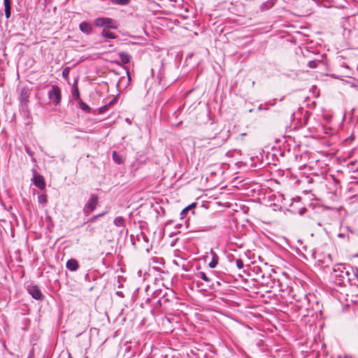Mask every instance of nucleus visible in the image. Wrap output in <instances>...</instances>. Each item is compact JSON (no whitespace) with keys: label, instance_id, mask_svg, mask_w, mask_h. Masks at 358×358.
I'll return each instance as SVG.
<instances>
[{"label":"nucleus","instance_id":"obj_1","mask_svg":"<svg viewBox=\"0 0 358 358\" xmlns=\"http://www.w3.org/2000/svg\"><path fill=\"white\" fill-rule=\"evenodd\" d=\"M352 272H353V267L350 265L336 264L333 267L331 278L336 285L345 287L352 282Z\"/></svg>","mask_w":358,"mask_h":358},{"label":"nucleus","instance_id":"obj_2","mask_svg":"<svg viewBox=\"0 0 358 358\" xmlns=\"http://www.w3.org/2000/svg\"><path fill=\"white\" fill-rule=\"evenodd\" d=\"M31 92L29 89L24 87L22 89L20 99V107L23 115L28 116L29 115V103Z\"/></svg>","mask_w":358,"mask_h":358},{"label":"nucleus","instance_id":"obj_3","mask_svg":"<svg viewBox=\"0 0 358 358\" xmlns=\"http://www.w3.org/2000/svg\"><path fill=\"white\" fill-rule=\"evenodd\" d=\"M93 23L96 27L103 29H117L118 28L116 20L106 17H97L94 20Z\"/></svg>","mask_w":358,"mask_h":358},{"label":"nucleus","instance_id":"obj_4","mask_svg":"<svg viewBox=\"0 0 358 358\" xmlns=\"http://www.w3.org/2000/svg\"><path fill=\"white\" fill-rule=\"evenodd\" d=\"M211 277L214 278V280L209 282L210 285L208 287L210 289L215 291L219 290V288L222 287V285L227 282L226 280L227 275L225 273L217 274L215 272H212Z\"/></svg>","mask_w":358,"mask_h":358},{"label":"nucleus","instance_id":"obj_5","mask_svg":"<svg viewBox=\"0 0 358 358\" xmlns=\"http://www.w3.org/2000/svg\"><path fill=\"white\" fill-rule=\"evenodd\" d=\"M48 98L52 102L54 106H58L61 103L62 92L60 88L54 85L48 92Z\"/></svg>","mask_w":358,"mask_h":358},{"label":"nucleus","instance_id":"obj_6","mask_svg":"<svg viewBox=\"0 0 358 358\" xmlns=\"http://www.w3.org/2000/svg\"><path fill=\"white\" fill-rule=\"evenodd\" d=\"M99 197L96 194H92L90 196L88 201L85 204L83 211L85 215H89L92 212H93L98 204Z\"/></svg>","mask_w":358,"mask_h":358},{"label":"nucleus","instance_id":"obj_7","mask_svg":"<svg viewBox=\"0 0 358 358\" xmlns=\"http://www.w3.org/2000/svg\"><path fill=\"white\" fill-rule=\"evenodd\" d=\"M27 290L29 294H31L34 299L38 301H42L43 299L44 296L43 295L38 285H29L27 287Z\"/></svg>","mask_w":358,"mask_h":358},{"label":"nucleus","instance_id":"obj_8","mask_svg":"<svg viewBox=\"0 0 358 358\" xmlns=\"http://www.w3.org/2000/svg\"><path fill=\"white\" fill-rule=\"evenodd\" d=\"M34 176H33V183L34 185L39 188L40 189H43L45 187V182L43 177L38 173L35 170H33Z\"/></svg>","mask_w":358,"mask_h":358},{"label":"nucleus","instance_id":"obj_9","mask_svg":"<svg viewBox=\"0 0 358 358\" xmlns=\"http://www.w3.org/2000/svg\"><path fill=\"white\" fill-rule=\"evenodd\" d=\"M321 2V4L323 5L324 7L327 8H331V7H336V8H341L343 7V3L344 0H320Z\"/></svg>","mask_w":358,"mask_h":358},{"label":"nucleus","instance_id":"obj_10","mask_svg":"<svg viewBox=\"0 0 358 358\" xmlns=\"http://www.w3.org/2000/svg\"><path fill=\"white\" fill-rule=\"evenodd\" d=\"M80 30L85 34L90 35L93 32V27L92 24L88 22H82L79 24Z\"/></svg>","mask_w":358,"mask_h":358},{"label":"nucleus","instance_id":"obj_11","mask_svg":"<svg viewBox=\"0 0 358 358\" xmlns=\"http://www.w3.org/2000/svg\"><path fill=\"white\" fill-rule=\"evenodd\" d=\"M332 262V257L330 254H327L323 256L322 259H319L317 260L318 266L326 268L329 267L330 264Z\"/></svg>","mask_w":358,"mask_h":358},{"label":"nucleus","instance_id":"obj_12","mask_svg":"<svg viewBox=\"0 0 358 358\" xmlns=\"http://www.w3.org/2000/svg\"><path fill=\"white\" fill-rule=\"evenodd\" d=\"M118 55H119V57H120L121 61L120 62L115 61L114 62L115 64H116L119 66H122V64H127L130 62L131 56L128 53H126L124 52H119Z\"/></svg>","mask_w":358,"mask_h":358},{"label":"nucleus","instance_id":"obj_13","mask_svg":"<svg viewBox=\"0 0 358 358\" xmlns=\"http://www.w3.org/2000/svg\"><path fill=\"white\" fill-rule=\"evenodd\" d=\"M78 79H75L71 90L72 97L74 100L78 101L80 99V91L78 86Z\"/></svg>","mask_w":358,"mask_h":358},{"label":"nucleus","instance_id":"obj_14","mask_svg":"<svg viewBox=\"0 0 358 358\" xmlns=\"http://www.w3.org/2000/svg\"><path fill=\"white\" fill-rule=\"evenodd\" d=\"M66 267L70 271H76L79 268L78 262L76 259H70L66 262Z\"/></svg>","mask_w":358,"mask_h":358},{"label":"nucleus","instance_id":"obj_15","mask_svg":"<svg viewBox=\"0 0 358 358\" xmlns=\"http://www.w3.org/2000/svg\"><path fill=\"white\" fill-rule=\"evenodd\" d=\"M276 1L277 0H268L262 3L260 6V10L264 12L272 8L275 5Z\"/></svg>","mask_w":358,"mask_h":358},{"label":"nucleus","instance_id":"obj_16","mask_svg":"<svg viewBox=\"0 0 358 358\" xmlns=\"http://www.w3.org/2000/svg\"><path fill=\"white\" fill-rule=\"evenodd\" d=\"M100 36L109 39H116L117 38V35L110 31L108 29H103L100 34Z\"/></svg>","mask_w":358,"mask_h":358},{"label":"nucleus","instance_id":"obj_17","mask_svg":"<svg viewBox=\"0 0 358 358\" xmlns=\"http://www.w3.org/2000/svg\"><path fill=\"white\" fill-rule=\"evenodd\" d=\"M3 4L5 16L7 19H8L11 15L12 0H3Z\"/></svg>","mask_w":358,"mask_h":358},{"label":"nucleus","instance_id":"obj_18","mask_svg":"<svg viewBox=\"0 0 358 358\" xmlns=\"http://www.w3.org/2000/svg\"><path fill=\"white\" fill-rule=\"evenodd\" d=\"M210 254L212 255V259L209 262L208 266L211 268H214L218 264L219 257L218 255L213 250H211Z\"/></svg>","mask_w":358,"mask_h":358},{"label":"nucleus","instance_id":"obj_19","mask_svg":"<svg viewBox=\"0 0 358 358\" xmlns=\"http://www.w3.org/2000/svg\"><path fill=\"white\" fill-rule=\"evenodd\" d=\"M196 206V203H192L191 204H189V206L185 207L184 209H182L180 214V219L181 220L184 219L187 213H188V211H189L190 210H192Z\"/></svg>","mask_w":358,"mask_h":358},{"label":"nucleus","instance_id":"obj_20","mask_svg":"<svg viewBox=\"0 0 358 358\" xmlns=\"http://www.w3.org/2000/svg\"><path fill=\"white\" fill-rule=\"evenodd\" d=\"M196 276L202 280H203L204 281H206V282H211L212 280H214V278H213L211 277V275H206V273L203 272V271H199L196 273Z\"/></svg>","mask_w":358,"mask_h":358},{"label":"nucleus","instance_id":"obj_21","mask_svg":"<svg viewBox=\"0 0 358 358\" xmlns=\"http://www.w3.org/2000/svg\"><path fill=\"white\" fill-rule=\"evenodd\" d=\"M352 282H350V285L358 286V268L353 267V272L351 273Z\"/></svg>","mask_w":358,"mask_h":358},{"label":"nucleus","instance_id":"obj_22","mask_svg":"<svg viewBox=\"0 0 358 358\" xmlns=\"http://www.w3.org/2000/svg\"><path fill=\"white\" fill-rule=\"evenodd\" d=\"M78 101L79 107L83 111L87 113L91 112V108L86 103L83 101L81 99L78 100Z\"/></svg>","mask_w":358,"mask_h":358},{"label":"nucleus","instance_id":"obj_23","mask_svg":"<svg viewBox=\"0 0 358 358\" xmlns=\"http://www.w3.org/2000/svg\"><path fill=\"white\" fill-rule=\"evenodd\" d=\"M113 159L117 164H122L124 162L122 157L119 155L116 151L113 152Z\"/></svg>","mask_w":358,"mask_h":358},{"label":"nucleus","instance_id":"obj_24","mask_svg":"<svg viewBox=\"0 0 358 358\" xmlns=\"http://www.w3.org/2000/svg\"><path fill=\"white\" fill-rule=\"evenodd\" d=\"M113 223L117 227H124L125 225V220L123 217L118 216L115 218Z\"/></svg>","mask_w":358,"mask_h":358},{"label":"nucleus","instance_id":"obj_25","mask_svg":"<svg viewBox=\"0 0 358 358\" xmlns=\"http://www.w3.org/2000/svg\"><path fill=\"white\" fill-rule=\"evenodd\" d=\"M233 261L235 262L236 266L238 269H241L244 266L243 261L241 259H233L232 260H230L231 262Z\"/></svg>","mask_w":358,"mask_h":358},{"label":"nucleus","instance_id":"obj_26","mask_svg":"<svg viewBox=\"0 0 358 358\" xmlns=\"http://www.w3.org/2000/svg\"><path fill=\"white\" fill-rule=\"evenodd\" d=\"M111 1L117 5L126 6L130 2V0H111Z\"/></svg>","mask_w":358,"mask_h":358},{"label":"nucleus","instance_id":"obj_27","mask_svg":"<svg viewBox=\"0 0 358 358\" xmlns=\"http://www.w3.org/2000/svg\"><path fill=\"white\" fill-rule=\"evenodd\" d=\"M38 201L41 204H45L47 203V197L45 194H40L38 196Z\"/></svg>","mask_w":358,"mask_h":358},{"label":"nucleus","instance_id":"obj_28","mask_svg":"<svg viewBox=\"0 0 358 358\" xmlns=\"http://www.w3.org/2000/svg\"><path fill=\"white\" fill-rule=\"evenodd\" d=\"M69 73H70V68L69 67L64 68L62 71V77L64 79L67 80L69 78Z\"/></svg>","mask_w":358,"mask_h":358},{"label":"nucleus","instance_id":"obj_29","mask_svg":"<svg viewBox=\"0 0 358 358\" xmlns=\"http://www.w3.org/2000/svg\"><path fill=\"white\" fill-rule=\"evenodd\" d=\"M318 63H319V61H317V60H315V59L310 60L308 62V67H310L311 69H314L317 66Z\"/></svg>","mask_w":358,"mask_h":358},{"label":"nucleus","instance_id":"obj_30","mask_svg":"<svg viewBox=\"0 0 358 358\" xmlns=\"http://www.w3.org/2000/svg\"><path fill=\"white\" fill-rule=\"evenodd\" d=\"M270 277V275L268 274V275H266V274L262 272V273L260 275V278L262 279V283L264 284V283H268L266 280L267 278H268Z\"/></svg>","mask_w":358,"mask_h":358},{"label":"nucleus","instance_id":"obj_31","mask_svg":"<svg viewBox=\"0 0 358 358\" xmlns=\"http://www.w3.org/2000/svg\"><path fill=\"white\" fill-rule=\"evenodd\" d=\"M254 271L256 273L257 277L260 278L261 274L262 273L263 271L261 269L260 267L256 266L254 268Z\"/></svg>","mask_w":358,"mask_h":358},{"label":"nucleus","instance_id":"obj_32","mask_svg":"<svg viewBox=\"0 0 358 358\" xmlns=\"http://www.w3.org/2000/svg\"><path fill=\"white\" fill-rule=\"evenodd\" d=\"M24 149H25V152H26V153H27L29 156H30V157H34V152L31 150V148H30L29 147H28V146H25V148H24Z\"/></svg>","mask_w":358,"mask_h":358},{"label":"nucleus","instance_id":"obj_33","mask_svg":"<svg viewBox=\"0 0 358 358\" xmlns=\"http://www.w3.org/2000/svg\"><path fill=\"white\" fill-rule=\"evenodd\" d=\"M94 231L95 228L94 227H92L91 225H87V227H86V231L91 235H92L94 233Z\"/></svg>","mask_w":358,"mask_h":358},{"label":"nucleus","instance_id":"obj_34","mask_svg":"<svg viewBox=\"0 0 358 358\" xmlns=\"http://www.w3.org/2000/svg\"><path fill=\"white\" fill-rule=\"evenodd\" d=\"M108 105L106 104L103 106H101V108H99V113L102 114V113H104L108 108Z\"/></svg>","mask_w":358,"mask_h":358},{"label":"nucleus","instance_id":"obj_35","mask_svg":"<svg viewBox=\"0 0 358 358\" xmlns=\"http://www.w3.org/2000/svg\"><path fill=\"white\" fill-rule=\"evenodd\" d=\"M96 219V217L95 215H93L92 217L88 219V220L86 222H85V224L94 222Z\"/></svg>","mask_w":358,"mask_h":358},{"label":"nucleus","instance_id":"obj_36","mask_svg":"<svg viewBox=\"0 0 358 358\" xmlns=\"http://www.w3.org/2000/svg\"><path fill=\"white\" fill-rule=\"evenodd\" d=\"M117 97H114L107 105H108V106L113 105L117 101Z\"/></svg>","mask_w":358,"mask_h":358},{"label":"nucleus","instance_id":"obj_37","mask_svg":"<svg viewBox=\"0 0 358 358\" xmlns=\"http://www.w3.org/2000/svg\"><path fill=\"white\" fill-rule=\"evenodd\" d=\"M306 210H307L306 208H301L299 211V215H302L306 212Z\"/></svg>","mask_w":358,"mask_h":358},{"label":"nucleus","instance_id":"obj_38","mask_svg":"<svg viewBox=\"0 0 358 358\" xmlns=\"http://www.w3.org/2000/svg\"><path fill=\"white\" fill-rule=\"evenodd\" d=\"M116 295H117L118 296L121 297V298H123L124 296V294L122 293V292L121 291H117L115 292Z\"/></svg>","mask_w":358,"mask_h":358},{"label":"nucleus","instance_id":"obj_39","mask_svg":"<svg viewBox=\"0 0 358 358\" xmlns=\"http://www.w3.org/2000/svg\"><path fill=\"white\" fill-rule=\"evenodd\" d=\"M106 213H107V212H103V213L95 215V216L96 217V218H99V217H101L104 216Z\"/></svg>","mask_w":358,"mask_h":358},{"label":"nucleus","instance_id":"obj_40","mask_svg":"<svg viewBox=\"0 0 358 358\" xmlns=\"http://www.w3.org/2000/svg\"><path fill=\"white\" fill-rule=\"evenodd\" d=\"M258 110H266V108L264 107L263 105L261 104V105L259 106Z\"/></svg>","mask_w":358,"mask_h":358},{"label":"nucleus","instance_id":"obj_41","mask_svg":"<svg viewBox=\"0 0 358 358\" xmlns=\"http://www.w3.org/2000/svg\"><path fill=\"white\" fill-rule=\"evenodd\" d=\"M338 236L339 238H345L347 236H346L345 234H341H341H338Z\"/></svg>","mask_w":358,"mask_h":358},{"label":"nucleus","instance_id":"obj_42","mask_svg":"<svg viewBox=\"0 0 358 358\" xmlns=\"http://www.w3.org/2000/svg\"><path fill=\"white\" fill-rule=\"evenodd\" d=\"M349 83H350V85L354 87H357V85L355 83V80H353L352 82H348Z\"/></svg>","mask_w":358,"mask_h":358},{"label":"nucleus","instance_id":"obj_43","mask_svg":"<svg viewBox=\"0 0 358 358\" xmlns=\"http://www.w3.org/2000/svg\"><path fill=\"white\" fill-rule=\"evenodd\" d=\"M141 236L145 241H148V237L145 235L141 234Z\"/></svg>","mask_w":358,"mask_h":358},{"label":"nucleus","instance_id":"obj_44","mask_svg":"<svg viewBox=\"0 0 358 358\" xmlns=\"http://www.w3.org/2000/svg\"><path fill=\"white\" fill-rule=\"evenodd\" d=\"M332 77H334V78H336V79H340V80H341V78H340V77H339L338 76H336V75H334V74H333V75H332Z\"/></svg>","mask_w":358,"mask_h":358},{"label":"nucleus","instance_id":"obj_45","mask_svg":"<svg viewBox=\"0 0 358 358\" xmlns=\"http://www.w3.org/2000/svg\"><path fill=\"white\" fill-rule=\"evenodd\" d=\"M88 278H89V274H88V273H87V274L85 275V280H87V279H88Z\"/></svg>","mask_w":358,"mask_h":358},{"label":"nucleus","instance_id":"obj_46","mask_svg":"<svg viewBox=\"0 0 358 358\" xmlns=\"http://www.w3.org/2000/svg\"><path fill=\"white\" fill-rule=\"evenodd\" d=\"M69 358H73L71 354H69Z\"/></svg>","mask_w":358,"mask_h":358},{"label":"nucleus","instance_id":"obj_47","mask_svg":"<svg viewBox=\"0 0 358 358\" xmlns=\"http://www.w3.org/2000/svg\"><path fill=\"white\" fill-rule=\"evenodd\" d=\"M32 161H33V162H36V159L33 157V158H32Z\"/></svg>","mask_w":358,"mask_h":358},{"label":"nucleus","instance_id":"obj_48","mask_svg":"<svg viewBox=\"0 0 358 358\" xmlns=\"http://www.w3.org/2000/svg\"><path fill=\"white\" fill-rule=\"evenodd\" d=\"M129 71H127V75H128V76L129 77Z\"/></svg>","mask_w":358,"mask_h":358},{"label":"nucleus","instance_id":"obj_49","mask_svg":"<svg viewBox=\"0 0 358 358\" xmlns=\"http://www.w3.org/2000/svg\"><path fill=\"white\" fill-rule=\"evenodd\" d=\"M357 183L358 184V181L357 182Z\"/></svg>","mask_w":358,"mask_h":358},{"label":"nucleus","instance_id":"obj_50","mask_svg":"<svg viewBox=\"0 0 358 358\" xmlns=\"http://www.w3.org/2000/svg\"><path fill=\"white\" fill-rule=\"evenodd\" d=\"M28 358H30V357H28Z\"/></svg>","mask_w":358,"mask_h":358}]
</instances>
